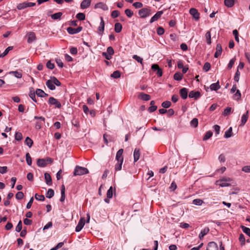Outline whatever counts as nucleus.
<instances>
[{"mask_svg": "<svg viewBox=\"0 0 250 250\" xmlns=\"http://www.w3.org/2000/svg\"><path fill=\"white\" fill-rule=\"evenodd\" d=\"M55 84L58 86L61 85V82L55 77H51L50 79L48 80L46 83L47 87L51 90L55 89Z\"/></svg>", "mask_w": 250, "mask_h": 250, "instance_id": "obj_1", "label": "nucleus"}, {"mask_svg": "<svg viewBox=\"0 0 250 250\" xmlns=\"http://www.w3.org/2000/svg\"><path fill=\"white\" fill-rule=\"evenodd\" d=\"M88 173L89 171L87 168L77 166L74 169L73 174L74 176L83 175Z\"/></svg>", "mask_w": 250, "mask_h": 250, "instance_id": "obj_2", "label": "nucleus"}, {"mask_svg": "<svg viewBox=\"0 0 250 250\" xmlns=\"http://www.w3.org/2000/svg\"><path fill=\"white\" fill-rule=\"evenodd\" d=\"M232 180L230 178H223L221 179L216 182V185H219L221 187H229L230 185L229 182Z\"/></svg>", "mask_w": 250, "mask_h": 250, "instance_id": "obj_3", "label": "nucleus"}, {"mask_svg": "<svg viewBox=\"0 0 250 250\" xmlns=\"http://www.w3.org/2000/svg\"><path fill=\"white\" fill-rule=\"evenodd\" d=\"M53 162V159L47 157L46 159H38L37 164L39 167H45L47 164H51Z\"/></svg>", "mask_w": 250, "mask_h": 250, "instance_id": "obj_4", "label": "nucleus"}, {"mask_svg": "<svg viewBox=\"0 0 250 250\" xmlns=\"http://www.w3.org/2000/svg\"><path fill=\"white\" fill-rule=\"evenodd\" d=\"M139 15L141 18H146L151 15L150 8H144L140 9L138 12Z\"/></svg>", "mask_w": 250, "mask_h": 250, "instance_id": "obj_5", "label": "nucleus"}, {"mask_svg": "<svg viewBox=\"0 0 250 250\" xmlns=\"http://www.w3.org/2000/svg\"><path fill=\"white\" fill-rule=\"evenodd\" d=\"M48 103L51 105H54L55 107L60 108L62 104L56 99L54 97H50L48 100Z\"/></svg>", "mask_w": 250, "mask_h": 250, "instance_id": "obj_6", "label": "nucleus"}, {"mask_svg": "<svg viewBox=\"0 0 250 250\" xmlns=\"http://www.w3.org/2000/svg\"><path fill=\"white\" fill-rule=\"evenodd\" d=\"M82 29L83 27L82 26H79L77 28L69 27L66 29V30L69 34L73 35L80 32L82 30Z\"/></svg>", "mask_w": 250, "mask_h": 250, "instance_id": "obj_7", "label": "nucleus"}, {"mask_svg": "<svg viewBox=\"0 0 250 250\" xmlns=\"http://www.w3.org/2000/svg\"><path fill=\"white\" fill-rule=\"evenodd\" d=\"M85 219L83 217L81 218L79 220L78 225H77L75 228V231L76 232L80 231L83 228L84 224H85Z\"/></svg>", "mask_w": 250, "mask_h": 250, "instance_id": "obj_8", "label": "nucleus"}, {"mask_svg": "<svg viewBox=\"0 0 250 250\" xmlns=\"http://www.w3.org/2000/svg\"><path fill=\"white\" fill-rule=\"evenodd\" d=\"M189 13L192 16L193 18L196 21H197L199 19L200 14L196 9H195L194 8H192L190 9Z\"/></svg>", "mask_w": 250, "mask_h": 250, "instance_id": "obj_9", "label": "nucleus"}, {"mask_svg": "<svg viewBox=\"0 0 250 250\" xmlns=\"http://www.w3.org/2000/svg\"><path fill=\"white\" fill-rule=\"evenodd\" d=\"M101 22L100 23V25L98 27V34L99 35H102L104 31V19L102 17L100 18Z\"/></svg>", "mask_w": 250, "mask_h": 250, "instance_id": "obj_10", "label": "nucleus"}, {"mask_svg": "<svg viewBox=\"0 0 250 250\" xmlns=\"http://www.w3.org/2000/svg\"><path fill=\"white\" fill-rule=\"evenodd\" d=\"M163 14V11H158L150 19L149 22L150 23H153V22L157 21L159 19H160Z\"/></svg>", "mask_w": 250, "mask_h": 250, "instance_id": "obj_11", "label": "nucleus"}, {"mask_svg": "<svg viewBox=\"0 0 250 250\" xmlns=\"http://www.w3.org/2000/svg\"><path fill=\"white\" fill-rule=\"evenodd\" d=\"M217 244L214 242H210L208 244L206 250H219Z\"/></svg>", "mask_w": 250, "mask_h": 250, "instance_id": "obj_12", "label": "nucleus"}, {"mask_svg": "<svg viewBox=\"0 0 250 250\" xmlns=\"http://www.w3.org/2000/svg\"><path fill=\"white\" fill-rule=\"evenodd\" d=\"M94 8L95 9L100 8L104 11L107 10L108 9L106 4L102 2L96 3L94 6Z\"/></svg>", "mask_w": 250, "mask_h": 250, "instance_id": "obj_13", "label": "nucleus"}, {"mask_svg": "<svg viewBox=\"0 0 250 250\" xmlns=\"http://www.w3.org/2000/svg\"><path fill=\"white\" fill-rule=\"evenodd\" d=\"M91 0H83L81 3V8L82 9H86L90 5Z\"/></svg>", "mask_w": 250, "mask_h": 250, "instance_id": "obj_14", "label": "nucleus"}, {"mask_svg": "<svg viewBox=\"0 0 250 250\" xmlns=\"http://www.w3.org/2000/svg\"><path fill=\"white\" fill-rule=\"evenodd\" d=\"M201 96V94L199 91H191L188 95V96L190 98H194L196 100L199 98Z\"/></svg>", "mask_w": 250, "mask_h": 250, "instance_id": "obj_15", "label": "nucleus"}, {"mask_svg": "<svg viewBox=\"0 0 250 250\" xmlns=\"http://www.w3.org/2000/svg\"><path fill=\"white\" fill-rule=\"evenodd\" d=\"M248 118L249 111H247L246 112L245 114H244L241 117V124L240 125V126H244L246 123L247 122Z\"/></svg>", "mask_w": 250, "mask_h": 250, "instance_id": "obj_16", "label": "nucleus"}, {"mask_svg": "<svg viewBox=\"0 0 250 250\" xmlns=\"http://www.w3.org/2000/svg\"><path fill=\"white\" fill-rule=\"evenodd\" d=\"M222 52V49L221 45L220 43L217 44L216 47V52L214 54V57L217 58L221 55Z\"/></svg>", "mask_w": 250, "mask_h": 250, "instance_id": "obj_17", "label": "nucleus"}, {"mask_svg": "<svg viewBox=\"0 0 250 250\" xmlns=\"http://www.w3.org/2000/svg\"><path fill=\"white\" fill-rule=\"evenodd\" d=\"M188 89L186 88H182L180 90V94L183 99H186L188 97Z\"/></svg>", "mask_w": 250, "mask_h": 250, "instance_id": "obj_18", "label": "nucleus"}, {"mask_svg": "<svg viewBox=\"0 0 250 250\" xmlns=\"http://www.w3.org/2000/svg\"><path fill=\"white\" fill-rule=\"evenodd\" d=\"M123 153V149H120L117 151V152L116 153V159L118 162H119V161L123 162L124 158L122 156Z\"/></svg>", "mask_w": 250, "mask_h": 250, "instance_id": "obj_19", "label": "nucleus"}, {"mask_svg": "<svg viewBox=\"0 0 250 250\" xmlns=\"http://www.w3.org/2000/svg\"><path fill=\"white\" fill-rule=\"evenodd\" d=\"M44 178L46 184L48 186H51L52 184V179L50 175L48 173H44Z\"/></svg>", "mask_w": 250, "mask_h": 250, "instance_id": "obj_20", "label": "nucleus"}, {"mask_svg": "<svg viewBox=\"0 0 250 250\" xmlns=\"http://www.w3.org/2000/svg\"><path fill=\"white\" fill-rule=\"evenodd\" d=\"M9 74L13 75L17 78H21L22 77V70L12 71L9 72Z\"/></svg>", "mask_w": 250, "mask_h": 250, "instance_id": "obj_21", "label": "nucleus"}, {"mask_svg": "<svg viewBox=\"0 0 250 250\" xmlns=\"http://www.w3.org/2000/svg\"><path fill=\"white\" fill-rule=\"evenodd\" d=\"M140 151L138 148H135L134 151L133 156H134V162H137L140 158Z\"/></svg>", "mask_w": 250, "mask_h": 250, "instance_id": "obj_22", "label": "nucleus"}, {"mask_svg": "<svg viewBox=\"0 0 250 250\" xmlns=\"http://www.w3.org/2000/svg\"><path fill=\"white\" fill-rule=\"evenodd\" d=\"M36 40V35L34 32H30L28 34L27 42L31 43Z\"/></svg>", "mask_w": 250, "mask_h": 250, "instance_id": "obj_23", "label": "nucleus"}, {"mask_svg": "<svg viewBox=\"0 0 250 250\" xmlns=\"http://www.w3.org/2000/svg\"><path fill=\"white\" fill-rule=\"evenodd\" d=\"M139 97L141 98L142 100L147 101L149 100L151 98L150 96L148 94H145L144 93H141L139 94Z\"/></svg>", "mask_w": 250, "mask_h": 250, "instance_id": "obj_24", "label": "nucleus"}, {"mask_svg": "<svg viewBox=\"0 0 250 250\" xmlns=\"http://www.w3.org/2000/svg\"><path fill=\"white\" fill-rule=\"evenodd\" d=\"M36 94L40 97H44L48 96L41 89H37L36 90Z\"/></svg>", "mask_w": 250, "mask_h": 250, "instance_id": "obj_25", "label": "nucleus"}, {"mask_svg": "<svg viewBox=\"0 0 250 250\" xmlns=\"http://www.w3.org/2000/svg\"><path fill=\"white\" fill-rule=\"evenodd\" d=\"M220 88L219 81H217L215 83H212L210 85V88L211 90L216 91Z\"/></svg>", "mask_w": 250, "mask_h": 250, "instance_id": "obj_26", "label": "nucleus"}, {"mask_svg": "<svg viewBox=\"0 0 250 250\" xmlns=\"http://www.w3.org/2000/svg\"><path fill=\"white\" fill-rule=\"evenodd\" d=\"M209 230V229L208 228H205L204 229L202 230L199 235V239H202L204 237V236L208 232Z\"/></svg>", "mask_w": 250, "mask_h": 250, "instance_id": "obj_27", "label": "nucleus"}, {"mask_svg": "<svg viewBox=\"0 0 250 250\" xmlns=\"http://www.w3.org/2000/svg\"><path fill=\"white\" fill-rule=\"evenodd\" d=\"M61 197L60 199L61 202H63L65 200V187L63 185H62L61 187Z\"/></svg>", "mask_w": 250, "mask_h": 250, "instance_id": "obj_28", "label": "nucleus"}, {"mask_svg": "<svg viewBox=\"0 0 250 250\" xmlns=\"http://www.w3.org/2000/svg\"><path fill=\"white\" fill-rule=\"evenodd\" d=\"M205 38L206 40V42L207 44H210L211 43V33L210 31H208L205 34Z\"/></svg>", "mask_w": 250, "mask_h": 250, "instance_id": "obj_29", "label": "nucleus"}, {"mask_svg": "<svg viewBox=\"0 0 250 250\" xmlns=\"http://www.w3.org/2000/svg\"><path fill=\"white\" fill-rule=\"evenodd\" d=\"M232 136V128L230 127L225 133L224 137L229 138Z\"/></svg>", "mask_w": 250, "mask_h": 250, "instance_id": "obj_30", "label": "nucleus"}, {"mask_svg": "<svg viewBox=\"0 0 250 250\" xmlns=\"http://www.w3.org/2000/svg\"><path fill=\"white\" fill-rule=\"evenodd\" d=\"M224 4L228 7H231L234 4V0H225Z\"/></svg>", "mask_w": 250, "mask_h": 250, "instance_id": "obj_31", "label": "nucleus"}, {"mask_svg": "<svg viewBox=\"0 0 250 250\" xmlns=\"http://www.w3.org/2000/svg\"><path fill=\"white\" fill-rule=\"evenodd\" d=\"M33 144L32 140L29 137H27L25 140V144L29 147H31Z\"/></svg>", "mask_w": 250, "mask_h": 250, "instance_id": "obj_32", "label": "nucleus"}, {"mask_svg": "<svg viewBox=\"0 0 250 250\" xmlns=\"http://www.w3.org/2000/svg\"><path fill=\"white\" fill-rule=\"evenodd\" d=\"M115 31L116 33H120L122 29V24L119 22H117L115 24Z\"/></svg>", "mask_w": 250, "mask_h": 250, "instance_id": "obj_33", "label": "nucleus"}, {"mask_svg": "<svg viewBox=\"0 0 250 250\" xmlns=\"http://www.w3.org/2000/svg\"><path fill=\"white\" fill-rule=\"evenodd\" d=\"M54 195V191L51 189L49 188L48 189L47 193H46V197L48 198H51Z\"/></svg>", "mask_w": 250, "mask_h": 250, "instance_id": "obj_34", "label": "nucleus"}, {"mask_svg": "<svg viewBox=\"0 0 250 250\" xmlns=\"http://www.w3.org/2000/svg\"><path fill=\"white\" fill-rule=\"evenodd\" d=\"M183 75L180 72H177L174 75L173 78L176 81H181L182 79Z\"/></svg>", "mask_w": 250, "mask_h": 250, "instance_id": "obj_35", "label": "nucleus"}, {"mask_svg": "<svg viewBox=\"0 0 250 250\" xmlns=\"http://www.w3.org/2000/svg\"><path fill=\"white\" fill-rule=\"evenodd\" d=\"M62 12H58V13H56L51 15V17L52 19H53L54 20H58V19H60V18L62 16Z\"/></svg>", "mask_w": 250, "mask_h": 250, "instance_id": "obj_36", "label": "nucleus"}, {"mask_svg": "<svg viewBox=\"0 0 250 250\" xmlns=\"http://www.w3.org/2000/svg\"><path fill=\"white\" fill-rule=\"evenodd\" d=\"M241 228L243 231L250 237V229L244 226H241Z\"/></svg>", "mask_w": 250, "mask_h": 250, "instance_id": "obj_37", "label": "nucleus"}, {"mask_svg": "<svg viewBox=\"0 0 250 250\" xmlns=\"http://www.w3.org/2000/svg\"><path fill=\"white\" fill-rule=\"evenodd\" d=\"M22 135L21 132H16L15 134V139L18 141H20L22 139Z\"/></svg>", "mask_w": 250, "mask_h": 250, "instance_id": "obj_38", "label": "nucleus"}, {"mask_svg": "<svg viewBox=\"0 0 250 250\" xmlns=\"http://www.w3.org/2000/svg\"><path fill=\"white\" fill-rule=\"evenodd\" d=\"M212 136V132L211 131H207L203 137V140L206 141Z\"/></svg>", "mask_w": 250, "mask_h": 250, "instance_id": "obj_39", "label": "nucleus"}, {"mask_svg": "<svg viewBox=\"0 0 250 250\" xmlns=\"http://www.w3.org/2000/svg\"><path fill=\"white\" fill-rule=\"evenodd\" d=\"M121 77V73L119 71H115L111 75V77L114 79H118Z\"/></svg>", "mask_w": 250, "mask_h": 250, "instance_id": "obj_40", "label": "nucleus"}, {"mask_svg": "<svg viewBox=\"0 0 250 250\" xmlns=\"http://www.w3.org/2000/svg\"><path fill=\"white\" fill-rule=\"evenodd\" d=\"M203 203V201L200 199H195L192 201V203L197 206H201Z\"/></svg>", "mask_w": 250, "mask_h": 250, "instance_id": "obj_41", "label": "nucleus"}, {"mask_svg": "<svg viewBox=\"0 0 250 250\" xmlns=\"http://www.w3.org/2000/svg\"><path fill=\"white\" fill-rule=\"evenodd\" d=\"M26 161L27 162V164L29 166H31L32 165V158L30 157V155L29 153H27L26 154Z\"/></svg>", "mask_w": 250, "mask_h": 250, "instance_id": "obj_42", "label": "nucleus"}, {"mask_svg": "<svg viewBox=\"0 0 250 250\" xmlns=\"http://www.w3.org/2000/svg\"><path fill=\"white\" fill-rule=\"evenodd\" d=\"M123 162L119 161L117 163L115 166V169L116 171H119L121 170Z\"/></svg>", "mask_w": 250, "mask_h": 250, "instance_id": "obj_43", "label": "nucleus"}, {"mask_svg": "<svg viewBox=\"0 0 250 250\" xmlns=\"http://www.w3.org/2000/svg\"><path fill=\"white\" fill-rule=\"evenodd\" d=\"M17 7L19 10L23 9L27 7V3L26 2H24L22 3H19L18 4Z\"/></svg>", "mask_w": 250, "mask_h": 250, "instance_id": "obj_44", "label": "nucleus"}, {"mask_svg": "<svg viewBox=\"0 0 250 250\" xmlns=\"http://www.w3.org/2000/svg\"><path fill=\"white\" fill-rule=\"evenodd\" d=\"M76 18L80 21H83L85 18V16L84 13H79L77 14Z\"/></svg>", "mask_w": 250, "mask_h": 250, "instance_id": "obj_45", "label": "nucleus"}, {"mask_svg": "<svg viewBox=\"0 0 250 250\" xmlns=\"http://www.w3.org/2000/svg\"><path fill=\"white\" fill-rule=\"evenodd\" d=\"M106 196L108 198H111L113 196V188L110 187L107 191Z\"/></svg>", "mask_w": 250, "mask_h": 250, "instance_id": "obj_46", "label": "nucleus"}, {"mask_svg": "<svg viewBox=\"0 0 250 250\" xmlns=\"http://www.w3.org/2000/svg\"><path fill=\"white\" fill-rule=\"evenodd\" d=\"M198 121L197 118L193 119L190 122V125L191 126L196 127L198 126Z\"/></svg>", "mask_w": 250, "mask_h": 250, "instance_id": "obj_47", "label": "nucleus"}, {"mask_svg": "<svg viewBox=\"0 0 250 250\" xmlns=\"http://www.w3.org/2000/svg\"><path fill=\"white\" fill-rule=\"evenodd\" d=\"M241 94L240 91L239 90H236V92L233 95V99L236 100H238L241 98Z\"/></svg>", "mask_w": 250, "mask_h": 250, "instance_id": "obj_48", "label": "nucleus"}, {"mask_svg": "<svg viewBox=\"0 0 250 250\" xmlns=\"http://www.w3.org/2000/svg\"><path fill=\"white\" fill-rule=\"evenodd\" d=\"M35 198L37 200L43 201L44 200L45 198L44 196L42 195H39L37 193H36L35 195Z\"/></svg>", "mask_w": 250, "mask_h": 250, "instance_id": "obj_49", "label": "nucleus"}, {"mask_svg": "<svg viewBox=\"0 0 250 250\" xmlns=\"http://www.w3.org/2000/svg\"><path fill=\"white\" fill-rule=\"evenodd\" d=\"M171 104V102L170 101H166L164 102L162 104V106L164 108H167L169 107L170 106Z\"/></svg>", "mask_w": 250, "mask_h": 250, "instance_id": "obj_50", "label": "nucleus"}, {"mask_svg": "<svg viewBox=\"0 0 250 250\" xmlns=\"http://www.w3.org/2000/svg\"><path fill=\"white\" fill-rule=\"evenodd\" d=\"M22 229V222L20 220L16 227L15 230L17 232H20Z\"/></svg>", "mask_w": 250, "mask_h": 250, "instance_id": "obj_51", "label": "nucleus"}, {"mask_svg": "<svg viewBox=\"0 0 250 250\" xmlns=\"http://www.w3.org/2000/svg\"><path fill=\"white\" fill-rule=\"evenodd\" d=\"M24 196V194L21 191H19L16 194V198L17 200H21L23 198Z\"/></svg>", "mask_w": 250, "mask_h": 250, "instance_id": "obj_52", "label": "nucleus"}, {"mask_svg": "<svg viewBox=\"0 0 250 250\" xmlns=\"http://www.w3.org/2000/svg\"><path fill=\"white\" fill-rule=\"evenodd\" d=\"M210 64L209 62H207L204 65L203 70L205 72H208L210 69Z\"/></svg>", "mask_w": 250, "mask_h": 250, "instance_id": "obj_53", "label": "nucleus"}, {"mask_svg": "<svg viewBox=\"0 0 250 250\" xmlns=\"http://www.w3.org/2000/svg\"><path fill=\"white\" fill-rule=\"evenodd\" d=\"M12 49H13V46H9V47H8L4 50V51L2 53V57H3L5 56H6L8 53L9 51L11 50Z\"/></svg>", "mask_w": 250, "mask_h": 250, "instance_id": "obj_54", "label": "nucleus"}, {"mask_svg": "<svg viewBox=\"0 0 250 250\" xmlns=\"http://www.w3.org/2000/svg\"><path fill=\"white\" fill-rule=\"evenodd\" d=\"M165 32L164 29L162 27H159L157 29V33L159 35H162Z\"/></svg>", "mask_w": 250, "mask_h": 250, "instance_id": "obj_55", "label": "nucleus"}, {"mask_svg": "<svg viewBox=\"0 0 250 250\" xmlns=\"http://www.w3.org/2000/svg\"><path fill=\"white\" fill-rule=\"evenodd\" d=\"M63 242H60L56 246H55V247L52 248L51 249H50V250H58L59 249L62 248L63 245Z\"/></svg>", "mask_w": 250, "mask_h": 250, "instance_id": "obj_56", "label": "nucleus"}, {"mask_svg": "<svg viewBox=\"0 0 250 250\" xmlns=\"http://www.w3.org/2000/svg\"><path fill=\"white\" fill-rule=\"evenodd\" d=\"M125 13L126 15L129 18L131 17L133 15V12L129 9H127L125 10Z\"/></svg>", "mask_w": 250, "mask_h": 250, "instance_id": "obj_57", "label": "nucleus"}, {"mask_svg": "<svg viewBox=\"0 0 250 250\" xmlns=\"http://www.w3.org/2000/svg\"><path fill=\"white\" fill-rule=\"evenodd\" d=\"M132 58H133V59L135 60L138 62H140L142 64V63H143V59L142 58H141L140 57H139V56H137L136 55H133Z\"/></svg>", "mask_w": 250, "mask_h": 250, "instance_id": "obj_58", "label": "nucleus"}, {"mask_svg": "<svg viewBox=\"0 0 250 250\" xmlns=\"http://www.w3.org/2000/svg\"><path fill=\"white\" fill-rule=\"evenodd\" d=\"M231 108L230 107H228L226 109H225L223 113V115L225 116L228 115L230 114L231 112Z\"/></svg>", "mask_w": 250, "mask_h": 250, "instance_id": "obj_59", "label": "nucleus"}, {"mask_svg": "<svg viewBox=\"0 0 250 250\" xmlns=\"http://www.w3.org/2000/svg\"><path fill=\"white\" fill-rule=\"evenodd\" d=\"M240 75V73L239 71V70H237L235 73V76L234 77V80L235 82H238L239 81Z\"/></svg>", "mask_w": 250, "mask_h": 250, "instance_id": "obj_60", "label": "nucleus"}, {"mask_svg": "<svg viewBox=\"0 0 250 250\" xmlns=\"http://www.w3.org/2000/svg\"><path fill=\"white\" fill-rule=\"evenodd\" d=\"M235 61V59L234 58H233L230 60L229 63L228 65V69H230L232 68L234 63Z\"/></svg>", "mask_w": 250, "mask_h": 250, "instance_id": "obj_61", "label": "nucleus"}, {"mask_svg": "<svg viewBox=\"0 0 250 250\" xmlns=\"http://www.w3.org/2000/svg\"><path fill=\"white\" fill-rule=\"evenodd\" d=\"M119 12L118 10H114L111 13V17L113 18H116L119 16Z\"/></svg>", "mask_w": 250, "mask_h": 250, "instance_id": "obj_62", "label": "nucleus"}, {"mask_svg": "<svg viewBox=\"0 0 250 250\" xmlns=\"http://www.w3.org/2000/svg\"><path fill=\"white\" fill-rule=\"evenodd\" d=\"M46 67L49 69H53L54 68V64L51 61H48L46 63Z\"/></svg>", "mask_w": 250, "mask_h": 250, "instance_id": "obj_63", "label": "nucleus"}, {"mask_svg": "<svg viewBox=\"0 0 250 250\" xmlns=\"http://www.w3.org/2000/svg\"><path fill=\"white\" fill-rule=\"evenodd\" d=\"M242 170L245 172H250V166L243 167Z\"/></svg>", "mask_w": 250, "mask_h": 250, "instance_id": "obj_64", "label": "nucleus"}]
</instances>
